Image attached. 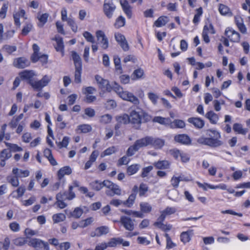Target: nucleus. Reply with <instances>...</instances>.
<instances>
[{"mask_svg":"<svg viewBox=\"0 0 250 250\" xmlns=\"http://www.w3.org/2000/svg\"><path fill=\"white\" fill-rule=\"evenodd\" d=\"M207 133L208 137H201L197 139V142L200 145L208 146L211 147H217L221 146L223 142L220 140L221 135L219 132L213 129H208Z\"/></svg>","mask_w":250,"mask_h":250,"instance_id":"obj_1","label":"nucleus"},{"mask_svg":"<svg viewBox=\"0 0 250 250\" xmlns=\"http://www.w3.org/2000/svg\"><path fill=\"white\" fill-rule=\"evenodd\" d=\"M138 110H133L130 112L129 122L131 124L140 125L142 123H146L152 120L151 115L141 109Z\"/></svg>","mask_w":250,"mask_h":250,"instance_id":"obj_2","label":"nucleus"},{"mask_svg":"<svg viewBox=\"0 0 250 250\" xmlns=\"http://www.w3.org/2000/svg\"><path fill=\"white\" fill-rule=\"evenodd\" d=\"M110 88L113 89L119 97L124 100L129 101L135 105L139 104L140 102L137 97L131 92L124 91L123 88L116 82L114 83L112 86H110Z\"/></svg>","mask_w":250,"mask_h":250,"instance_id":"obj_3","label":"nucleus"},{"mask_svg":"<svg viewBox=\"0 0 250 250\" xmlns=\"http://www.w3.org/2000/svg\"><path fill=\"white\" fill-rule=\"evenodd\" d=\"M28 245L40 250H50L48 243L38 238H29Z\"/></svg>","mask_w":250,"mask_h":250,"instance_id":"obj_4","label":"nucleus"},{"mask_svg":"<svg viewBox=\"0 0 250 250\" xmlns=\"http://www.w3.org/2000/svg\"><path fill=\"white\" fill-rule=\"evenodd\" d=\"M51 77L48 75H44L42 78L39 81H35L34 83H31V86L35 90L41 91L50 82Z\"/></svg>","mask_w":250,"mask_h":250,"instance_id":"obj_5","label":"nucleus"},{"mask_svg":"<svg viewBox=\"0 0 250 250\" xmlns=\"http://www.w3.org/2000/svg\"><path fill=\"white\" fill-rule=\"evenodd\" d=\"M95 79L97 82L98 87L103 92H108V86L109 85V82L108 80L103 78L99 75L95 76Z\"/></svg>","mask_w":250,"mask_h":250,"instance_id":"obj_6","label":"nucleus"},{"mask_svg":"<svg viewBox=\"0 0 250 250\" xmlns=\"http://www.w3.org/2000/svg\"><path fill=\"white\" fill-rule=\"evenodd\" d=\"M225 35L230 42H238L240 41V34L232 28H227L225 30Z\"/></svg>","mask_w":250,"mask_h":250,"instance_id":"obj_7","label":"nucleus"},{"mask_svg":"<svg viewBox=\"0 0 250 250\" xmlns=\"http://www.w3.org/2000/svg\"><path fill=\"white\" fill-rule=\"evenodd\" d=\"M114 36L116 41L123 50L125 51H128L129 47L125 36L119 33H115Z\"/></svg>","mask_w":250,"mask_h":250,"instance_id":"obj_8","label":"nucleus"},{"mask_svg":"<svg viewBox=\"0 0 250 250\" xmlns=\"http://www.w3.org/2000/svg\"><path fill=\"white\" fill-rule=\"evenodd\" d=\"M135 220H132L130 217L123 216L121 217L120 222L124 227L128 231H132L134 229Z\"/></svg>","mask_w":250,"mask_h":250,"instance_id":"obj_9","label":"nucleus"},{"mask_svg":"<svg viewBox=\"0 0 250 250\" xmlns=\"http://www.w3.org/2000/svg\"><path fill=\"white\" fill-rule=\"evenodd\" d=\"M21 79L26 80L28 84L31 85L32 82L34 83V81L33 78L35 76V74L33 70H24L20 73Z\"/></svg>","mask_w":250,"mask_h":250,"instance_id":"obj_10","label":"nucleus"},{"mask_svg":"<svg viewBox=\"0 0 250 250\" xmlns=\"http://www.w3.org/2000/svg\"><path fill=\"white\" fill-rule=\"evenodd\" d=\"M96 37L102 47L106 49L108 47V40L106 38L104 32L101 30H98L96 33Z\"/></svg>","mask_w":250,"mask_h":250,"instance_id":"obj_11","label":"nucleus"},{"mask_svg":"<svg viewBox=\"0 0 250 250\" xmlns=\"http://www.w3.org/2000/svg\"><path fill=\"white\" fill-rule=\"evenodd\" d=\"M174 140L179 143L185 145H189L191 144V140L187 134H179L174 137Z\"/></svg>","mask_w":250,"mask_h":250,"instance_id":"obj_12","label":"nucleus"},{"mask_svg":"<svg viewBox=\"0 0 250 250\" xmlns=\"http://www.w3.org/2000/svg\"><path fill=\"white\" fill-rule=\"evenodd\" d=\"M108 231V227L101 226L98 227L94 231L91 232L90 236L92 237H100L103 235L107 234Z\"/></svg>","mask_w":250,"mask_h":250,"instance_id":"obj_13","label":"nucleus"},{"mask_svg":"<svg viewBox=\"0 0 250 250\" xmlns=\"http://www.w3.org/2000/svg\"><path fill=\"white\" fill-rule=\"evenodd\" d=\"M188 122L192 124L194 127L198 129L202 128L205 125V122L203 120L198 117L189 118Z\"/></svg>","mask_w":250,"mask_h":250,"instance_id":"obj_14","label":"nucleus"},{"mask_svg":"<svg viewBox=\"0 0 250 250\" xmlns=\"http://www.w3.org/2000/svg\"><path fill=\"white\" fill-rule=\"evenodd\" d=\"M150 140L149 136H146L144 138L138 139L134 143L135 146L137 147L139 150L142 147L149 146Z\"/></svg>","mask_w":250,"mask_h":250,"instance_id":"obj_15","label":"nucleus"},{"mask_svg":"<svg viewBox=\"0 0 250 250\" xmlns=\"http://www.w3.org/2000/svg\"><path fill=\"white\" fill-rule=\"evenodd\" d=\"M151 140L150 141L149 145L152 146L156 149L161 148L165 145V140L160 138H153L149 136Z\"/></svg>","mask_w":250,"mask_h":250,"instance_id":"obj_16","label":"nucleus"},{"mask_svg":"<svg viewBox=\"0 0 250 250\" xmlns=\"http://www.w3.org/2000/svg\"><path fill=\"white\" fill-rule=\"evenodd\" d=\"M92 188L96 190H99L103 187H105L109 188V181L104 180L102 182H99L98 181H95L90 183Z\"/></svg>","mask_w":250,"mask_h":250,"instance_id":"obj_17","label":"nucleus"},{"mask_svg":"<svg viewBox=\"0 0 250 250\" xmlns=\"http://www.w3.org/2000/svg\"><path fill=\"white\" fill-rule=\"evenodd\" d=\"M122 244L124 247H128L129 246V241H124L121 238H113L110 239V247H116L118 245Z\"/></svg>","mask_w":250,"mask_h":250,"instance_id":"obj_18","label":"nucleus"},{"mask_svg":"<svg viewBox=\"0 0 250 250\" xmlns=\"http://www.w3.org/2000/svg\"><path fill=\"white\" fill-rule=\"evenodd\" d=\"M121 5L123 11L125 13L128 18H130L132 16L131 7L129 4L126 0H120Z\"/></svg>","mask_w":250,"mask_h":250,"instance_id":"obj_19","label":"nucleus"},{"mask_svg":"<svg viewBox=\"0 0 250 250\" xmlns=\"http://www.w3.org/2000/svg\"><path fill=\"white\" fill-rule=\"evenodd\" d=\"M28 170H22L17 167L13 168L12 174L15 175L18 179L20 178L26 177L29 175Z\"/></svg>","mask_w":250,"mask_h":250,"instance_id":"obj_20","label":"nucleus"},{"mask_svg":"<svg viewBox=\"0 0 250 250\" xmlns=\"http://www.w3.org/2000/svg\"><path fill=\"white\" fill-rule=\"evenodd\" d=\"M16 67L19 68H23L29 65V61L24 58H19L14 62Z\"/></svg>","mask_w":250,"mask_h":250,"instance_id":"obj_21","label":"nucleus"},{"mask_svg":"<svg viewBox=\"0 0 250 250\" xmlns=\"http://www.w3.org/2000/svg\"><path fill=\"white\" fill-rule=\"evenodd\" d=\"M71 56L74 61L75 67H82V59L79 55L75 51H71Z\"/></svg>","mask_w":250,"mask_h":250,"instance_id":"obj_22","label":"nucleus"},{"mask_svg":"<svg viewBox=\"0 0 250 250\" xmlns=\"http://www.w3.org/2000/svg\"><path fill=\"white\" fill-rule=\"evenodd\" d=\"M205 117L208 119L211 124L215 125L217 123L219 117L217 114L214 113L213 111H209L208 112Z\"/></svg>","mask_w":250,"mask_h":250,"instance_id":"obj_23","label":"nucleus"},{"mask_svg":"<svg viewBox=\"0 0 250 250\" xmlns=\"http://www.w3.org/2000/svg\"><path fill=\"white\" fill-rule=\"evenodd\" d=\"M72 173V169L69 166H65L61 169L58 172V177L59 179H61L65 175H69Z\"/></svg>","mask_w":250,"mask_h":250,"instance_id":"obj_24","label":"nucleus"},{"mask_svg":"<svg viewBox=\"0 0 250 250\" xmlns=\"http://www.w3.org/2000/svg\"><path fill=\"white\" fill-rule=\"evenodd\" d=\"M156 168L159 169H168L170 167V163L168 161H159L154 164Z\"/></svg>","mask_w":250,"mask_h":250,"instance_id":"obj_25","label":"nucleus"},{"mask_svg":"<svg viewBox=\"0 0 250 250\" xmlns=\"http://www.w3.org/2000/svg\"><path fill=\"white\" fill-rule=\"evenodd\" d=\"M32 48L34 51L33 54L31 56V59L33 62H36L39 61V55H40L39 53L40 47L36 43L32 45Z\"/></svg>","mask_w":250,"mask_h":250,"instance_id":"obj_26","label":"nucleus"},{"mask_svg":"<svg viewBox=\"0 0 250 250\" xmlns=\"http://www.w3.org/2000/svg\"><path fill=\"white\" fill-rule=\"evenodd\" d=\"M25 188L24 186L19 187L17 190L14 191L11 193L12 197L17 199H19L22 197L25 192Z\"/></svg>","mask_w":250,"mask_h":250,"instance_id":"obj_27","label":"nucleus"},{"mask_svg":"<svg viewBox=\"0 0 250 250\" xmlns=\"http://www.w3.org/2000/svg\"><path fill=\"white\" fill-rule=\"evenodd\" d=\"M168 22V17L161 16L154 22V25L156 27H160L165 25Z\"/></svg>","mask_w":250,"mask_h":250,"instance_id":"obj_28","label":"nucleus"},{"mask_svg":"<svg viewBox=\"0 0 250 250\" xmlns=\"http://www.w3.org/2000/svg\"><path fill=\"white\" fill-rule=\"evenodd\" d=\"M6 180L14 187H18L19 186V180L15 175L7 176Z\"/></svg>","mask_w":250,"mask_h":250,"instance_id":"obj_29","label":"nucleus"},{"mask_svg":"<svg viewBox=\"0 0 250 250\" xmlns=\"http://www.w3.org/2000/svg\"><path fill=\"white\" fill-rule=\"evenodd\" d=\"M54 40L57 42V45L55 46V48L57 51L63 52L64 45L62 38L60 37H55Z\"/></svg>","mask_w":250,"mask_h":250,"instance_id":"obj_30","label":"nucleus"},{"mask_svg":"<svg viewBox=\"0 0 250 250\" xmlns=\"http://www.w3.org/2000/svg\"><path fill=\"white\" fill-rule=\"evenodd\" d=\"M233 129L239 134L245 135L248 131V129L243 128L242 125L239 123H235L233 125Z\"/></svg>","mask_w":250,"mask_h":250,"instance_id":"obj_31","label":"nucleus"},{"mask_svg":"<svg viewBox=\"0 0 250 250\" xmlns=\"http://www.w3.org/2000/svg\"><path fill=\"white\" fill-rule=\"evenodd\" d=\"M170 127L172 128H183L186 125L184 121L182 120L176 119L174 120L172 122H170Z\"/></svg>","mask_w":250,"mask_h":250,"instance_id":"obj_32","label":"nucleus"},{"mask_svg":"<svg viewBox=\"0 0 250 250\" xmlns=\"http://www.w3.org/2000/svg\"><path fill=\"white\" fill-rule=\"evenodd\" d=\"M140 165L139 164H133L129 166L127 168L126 173L130 176L135 174L140 169Z\"/></svg>","mask_w":250,"mask_h":250,"instance_id":"obj_33","label":"nucleus"},{"mask_svg":"<svg viewBox=\"0 0 250 250\" xmlns=\"http://www.w3.org/2000/svg\"><path fill=\"white\" fill-rule=\"evenodd\" d=\"M153 122L158 123L161 125H168L170 122V120L168 118H164L161 116H156L153 119Z\"/></svg>","mask_w":250,"mask_h":250,"instance_id":"obj_34","label":"nucleus"},{"mask_svg":"<svg viewBox=\"0 0 250 250\" xmlns=\"http://www.w3.org/2000/svg\"><path fill=\"white\" fill-rule=\"evenodd\" d=\"M140 210L143 213H149L151 211L152 207L147 202H141L140 204Z\"/></svg>","mask_w":250,"mask_h":250,"instance_id":"obj_35","label":"nucleus"},{"mask_svg":"<svg viewBox=\"0 0 250 250\" xmlns=\"http://www.w3.org/2000/svg\"><path fill=\"white\" fill-rule=\"evenodd\" d=\"M110 191L113 193V195H120L122 190L118 185L110 182Z\"/></svg>","mask_w":250,"mask_h":250,"instance_id":"obj_36","label":"nucleus"},{"mask_svg":"<svg viewBox=\"0 0 250 250\" xmlns=\"http://www.w3.org/2000/svg\"><path fill=\"white\" fill-rule=\"evenodd\" d=\"M66 218V216L63 213L55 214L52 216V219L54 223H58L63 221Z\"/></svg>","mask_w":250,"mask_h":250,"instance_id":"obj_37","label":"nucleus"},{"mask_svg":"<svg viewBox=\"0 0 250 250\" xmlns=\"http://www.w3.org/2000/svg\"><path fill=\"white\" fill-rule=\"evenodd\" d=\"M61 194H57L56 198L57 200L55 205H57V207L61 209L65 208L67 206V204L64 202L63 200H62Z\"/></svg>","mask_w":250,"mask_h":250,"instance_id":"obj_38","label":"nucleus"},{"mask_svg":"<svg viewBox=\"0 0 250 250\" xmlns=\"http://www.w3.org/2000/svg\"><path fill=\"white\" fill-rule=\"evenodd\" d=\"M83 212V210L79 207L76 208L73 211L70 213V216L73 218L78 219L79 218Z\"/></svg>","mask_w":250,"mask_h":250,"instance_id":"obj_39","label":"nucleus"},{"mask_svg":"<svg viewBox=\"0 0 250 250\" xmlns=\"http://www.w3.org/2000/svg\"><path fill=\"white\" fill-rule=\"evenodd\" d=\"M144 70L141 68H138L135 70L132 75L133 77L132 79L135 80L136 79H139L142 78V76L144 75Z\"/></svg>","mask_w":250,"mask_h":250,"instance_id":"obj_40","label":"nucleus"},{"mask_svg":"<svg viewBox=\"0 0 250 250\" xmlns=\"http://www.w3.org/2000/svg\"><path fill=\"white\" fill-rule=\"evenodd\" d=\"M67 21V24L70 26L71 30L75 33L77 32L78 31V25L76 24L75 20L72 18H69L66 21Z\"/></svg>","mask_w":250,"mask_h":250,"instance_id":"obj_41","label":"nucleus"},{"mask_svg":"<svg viewBox=\"0 0 250 250\" xmlns=\"http://www.w3.org/2000/svg\"><path fill=\"white\" fill-rule=\"evenodd\" d=\"M191 232V230L183 232L180 235V239L182 242L184 244L188 242L190 240V237L189 232Z\"/></svg>","mask_w":250,"mask_h":250,"instance_id":"obj_42","label":"nucleus"},{"mask_svg":"<svg viewBox=\"0 0 250 250\" xmlns=\"http://www.w3.org/2000/svg\"><path fill=\"white\" fill-rule=\"evenodd\" d=\"M82 71V67L75 68V82L79 83L81 82V74Z\"/></svg>","mask_w":250,"mask_h":250,"instance_id":"obj_43","label":"nucleus"},{"mask_svg":"<svg viewBox=\"0 0 250 250\" xmlns=\"http://www.w3.org/2000/svg\"><path fill=\"white\" fill-rule=\"evenodd\" d=\"M148 190V186L144 183H141L140 185V187H139V196L140 197L145 196L146 193L147 192Z\"/></svg>","mask_w":250,"mask_h":250,"instance_id":"obj_44","label":"nucleus"},{"mask_svg":"<svg viewBox=\"0 0 250 250\" xmlns=\"http://www.w3.org/2000/svg\"><path fill=\"white\" fill-rule=\"evenodd\" d=\"M29 238L28 237L26 238L23 237L18 238L15 239L14 244L17 246H22L25 244L28 243Z\"/></svg>","mask_w":250,"mask_h":250,"instance_id":"obj_45","label":"nucleus"},{"mask_svg":"<svg viewBox=\"0 0 250 250\" xmlns=\"http://www.w3.org/2000/svg\"><path fill=\"white\" fill-rule=\"evenodd\" d=\"M49 15L47 13L42 14L41 15L38 16V19L40 22L42 24H39V26L40 27L43 26V25L47 22V19L48 18Z\"/></svg>","mask_w":250,"mask_h":250,"instance_id":"obj_46","label":"nucleus"},{"mask_svg":"<svg viewBox=\"0 0 250 250\" xmlns=\"http://www.w3.org/2000/svg\"><path fill=\"white\" fill-rule=\"evenodd\" d=\"M136 197L135 194H131L128 197L127 200L124 202L123 204L128 207H131L134 202V200Z\"/></svg>","mask_w":250,"mask_h":250,"instance_id":"obj_47","label":"nucleus"},{"mask_svg":"<svg viewBox=\"0 0 250 250\" xmlns=\"http://www.w3.org/2000/svg\"><path fill=\"white\" fill-rule=\"evenodd\" d=\"M78 129L81 130V132L86 133L91 131L92 127L89 125L83 124L78 126Z\"/></svg>","mask_w":250,"mask_h":250,"instance_id":"obj_48","label":"nucleus"},{"mask_svg":"<svg viewBox=\"0 0 250 250\" xmlns=\"http://www.w3.org/2000/svg\"><path fill=\"white\" fill-rule=\"evenodd\" d=\"M154 226L158 227L163 231H168L171 229L172 226L171 225H165L163 223H154Z\"/></svg>","mask_w":250,"mask_h":250,"instance_id":"obj_49","label":"nucleus"},{"mask_svg":"<svg viewBox=\"0 0 250 250\" xmlns=\"http://www.w3.org/2000/svg\"><path fill=\"white\" fill-rule=\"evenodd\" d=\"M219 11L222 15H227L230 13L229 8L227 6L223 4H219Z\"/></svg>","mask_w":250,"mask_h":250,"instance_id":"obj_50","label":"nucleus"},{"mask_svg":"<svg viewBox=\"0 0 250 250\" xmlns=\"http://www.w3.org/2000/svg\"><path fill=\"white\" fill-rule=\"evenodd\" d=\"M125 24V19L122 16H119L114 23V26L117 28H119L124 26Z\"/></svg>","mask_w":250,"mask_h":250,"instance_id":"obj_51","label":"nucleus"},{"mask_svg":"<svg viewBox=\"0 0 250 250\" xmlns=\"http://www.w3.org/2000/svg\"><path fill=\"white\" fill-rule=\"evenodd\" d=\"M8 8V3L5 2L3 3L0 11V18L3 19L5 18L6 13Z\"/></svg>","mask_w":250,"mask_h":250,"instance_id":"obj_52","label":"nucleus"},{"mask_svg":"<svg viewBox=\"0 0 250 250\" xmlns=\"http://www.w3.org/2000/svg\"><path fill=\"white\" fill-rule=\"evenodd\" d=\"M11 153L10 150L7 149H3L0 154V158L8 160L11 157Z\"/></svg>","mask_w":250,"mask_h":250,"instance_id":"obj_53","label":"nucleus"},{"mask_svg":"<svg viewBox=\"0 0 250 250\" xmlns=\"http://www.w3.org/2000/svg\"><path fill=\"white\" fill-rule=\"evenodd\" d=\"M114 62L115 65L116 70L119 72V73H122V69L121 65L120 59L118 57H114Z\"/></svg>","mask_w":250,"mask_h":250,"instance_id":"obj_54","label":"nucleus"},{"mask_svg":"<svg viewBox=\"0 0 250 250\" xmlns=\"http://www.w3.org/2000/svg\"><path fill=\"white\" fill-rule=\"evenodd\" d=\"M33 25L31 23H28L26 24L23 27L21 31V34L23 36L27 35L31 31Z\"/></svg>","mask_w":250,"mask_h":250,"instance_id":"obj_55","label":"nucleus"},{"mask_svg":"<svg viewBox=\"0 0 250 250\" xmlns=\"http://www.w3.org/2000/svg\"><path fill=\"white\" fill-rule=\"evenodd\" d=\"M207 30H209L208 28V26L206 25L204 26L203 28V31L202 33V37L203 38V40L206 43H208L210 42V40L209 37L208 36V32Z\"/></svg>","mask_w":250,"mask_h":250,"instance_id":"obj_56","label":"nucleus"},{"mask_svg":"<svg viewBox=\"0 0 250 250\" xmlns=\"http://www.w3.org/2000/svg\"><path fill=\"white\" fill-rule=\"evenodd\" d=\"M79 190L83 194H85L86 196L90 198L93 197L94 195V193L93 192H88L87 188L85 187H80Z\"/></svg>","mask_w":250,"mask_h":250,"instance_id":"obj_57","label":"nucleus"},{"mask_svg":"<svg viewBox=\"0 0 250 250\" xmlns=\"http://www.w3.org/2000/svg\"><path fill=\"white\" fill-rule=\"evenodd\" d=\"M197 13L194 15L193 20V22L194 23H198L200 20V17L203 13V10L202 7H200L196 10Z\"/></svg>","mask_w":250,"mask_h":250,"instance_id":"obj_58","label":"nucleus"},{"mask_svg":"<svg viewBox=\"0 0 250 250\" xmlns=\"http://www.w3.org/2000/svg\"><path fill=\"white\" fill-rule=\"evenodd\" d=\"M5 144L7 146L9 147L13 151H21L22 150V148L21 147L19 146L16 144H12L7 142H5Z\"/></svg>","mask_w":250,"mask_h":250,"instance_id":"obj_59","label":"nucleus"},{"mask_svg":"<svg viewBox=\"0 0 250 250\" xmlns=\"http://www.w3.org/2000/svg\"><path fill=\"white\" fill-rule=\"evenodd\" d=\"M147 95L148 98L151 101V102L154 104H156L157 103V100L159 99L158 96L153 92H149Z\"/></svg>","mask_w":250,"mask_h":250,"instance_id":"obj_60","label":"nucleus"},{"mask_svg":"<svg viewBox=\"0 0 250 250\" xmlns=\"http://www.w3.org/2000/svg\"><path fill=\"white\" fill-rule=\"evenodd\" d=\"M93 221V219L92 217L88 218L85 220H83L81 222L80 227L81 228H85L90 224H91Z\"/></svg>","mask_w":250,"mask_h":250,"instance_id":"obj_61","label":"nucleus"},{"mask_svg":"<svg viewBox=\"0 0 250 250\" xmlns=\"http://www.w3.org/2000/svg\"><path fill=\"white\" fill-rule=\"evenodd\" d=\"M153 167L151 166L144 167L142 169L141 177L143 178L146 177L148 173L153 169Z\"/></svg>","mask_w":250,"mask_h":250,"instance_id":"obj_62","label":"nucleus"},{"mask_svg":"<svg viewBox=\"0 0 250 250\" xmlns=\"http://www.w3.org/2000/svg\"><path fill=\"white\" fill-rule=\"evenodd\" d=\"M83 36L85 38L86 41L88 42L94 43V38L92 35L87 31H85L83 33Z\"/></svg>","mask_w":250,"mask_h":250,"instance_id":"obj_63","label":"nucleus"},{"mask_svg":"<svg viewBox=\"0 0 250 250\" xmlns=\"http://www.w3.org/2000/svg\"><path fill=\"white\" fill-rule=\"evenodd\" d=\"M69 141V138L67 136H65L63 138L62 141L58 143V146L60 148L62 147H66L68 145Z\"/></svg>","mask_w":250,"mask_h":250,"instance_id":"obj_64","label":"nucleus"}]
</instances>
